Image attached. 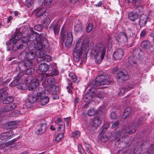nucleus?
Returning a JSON list of instances; mask_svg holds the SVG:
<instances>
[{
	"instance_id": "1",
	"label": "nucleus",
	"mask_w": 154,
	"mask_h": 154,
	"mask_svg": "<svg viewBox=\"0 0 154 154\" xmlns=\"http://www.w3.org/2000/svg\"><path fill=\"white\" fill-rule=\"evenodd\" d=\"M30 32V34H27V36L22 38V45H20L18 47V45L16 47L17 49L22 48L23 49H26L28 47V42L30 41V44L29 46V49L30 50H34L36 48V45L37 44V42L35 41H37L40 36H43L42 35H39L38 37L35 33L32 32L31 29L29 30Z\"/></svg>"
},
{
	"instance_id": "2",
	"label": "nucleus",
	"mask_w": 154,
	"mask_h": 154,
	"mask_svg": "<svg viewBox=\"0 0 154 154\" xmlns=\"http://www.w3.org/2000/svg\"><path fill=\"white\" fill-rule=\"evenodd\" d=\"M107 45L103 42H99L97 44L93 49V53L97 63H101L106 53V47Z\"/></svg>"
},
{
	"instance_id": "3",
	"label": "nucleus",
	"mask_w": 154,
	"mask_h": 154,
	"mask_svg": "<svg viewBox=\"0 0 154 154\" xmlns=\"http://www.w3.org/2000/svg\"><path fill=\"white\" fill-rule=\"evenodd\" d=\"M37 42L36 45V53L38 54V58H42L46 54L45 51L43 48H47L49 47V44L47 39L43 36H40L37 41H35Z\"/></svg>"
},
{
	"instance_id": "4",
	"label": "nucleus",
	"mask_w": 154,
	"mask_h": 154,
	"mask_svg": "<svg viewBox=\"0 0 154 154\" xmlns=\"http://www.w3.org/2000/svg\"><path fill=\"white\" fill-rule=\"evenodd\" d=\"M141 124V122L140 120L137 121L136 122H135L131 125L128 127H125L122 131H118L115 132L112 134V137H114V140L119 138L121 137L122 132L124 134H131L135 133L136 131V129L139 127Z\"/></svg>"
},
{
	"instance_id": "5",
	"label": "nucleus",
	"mask_w": 154,
	"mask_h": 154,
	"mask_svg": "<svg viewBox=\"0 0 154 154\" xmlns=\"http://www.w3.org/2000/svg\"><path fill=\"white\" fill-rule=\"evenodd\" d=\"M85 45V43L81 42L80 38L78 40L73 52V59L75 61L78 62L79 60Z\"/></svg>"
},
{
	"instance_id": "6",
	"label": "nucleus",
	"mask_w": 154,
	"mask_h": 154,
	"mask_svg": "<svg viewBox=\"0 0 154 154\" xmlns=\"http://www.w3.org/2000/svg\"><path fill=\"white\" fill-rule=\"evenodd\" d=\"M35 15L38 17H43V20L45 23L49 24L51 22V18L49 16V13L45 8L39 7L34 10Z\"/></svg>"
},
{
	"instance_id": "7",
	"label": "nucleus",
	"mask_w": 154,
	"mask_h": 154,
	"mask_svg": "<svg viewBox=\"0 0 154 154\" xmlns=\"http://www.w3.org/2000/svg\"><path fill=\"white\" fill-rule=\"evenodd\" d=\"M61 34L62 39L65 42V46L68 47L70 46L73 40L72 32L67 30H62Z\"/></svg>"
},
{
	"instance_id": "8",
	"label": "nucleus",
	"mask_w": 154,
	"mask_h": 154,
	"mask_svg": "<svg viewBox=\"0 0 154 154\" xmlns=\"http://www.w3.org/2000/svg\"><path fill=\"white\" fill-rule=\"evenodd\" d=\"M38 91L37 94V102H39L42 105H45L49 102V98L45 95L44 89L39 87Z\"/></svg>"
},
{
	"instance_id": "9",
	"label": "nucleus",
	"mask_w": 154,
	"mask_h": 154,
	"mask_svg": "<svg viewBox=\"0 0 154 154\" xmlns=\"http://www.w3.org/2000/svg\"><path fill=\"white\" fill-rule=\"evenodd\" d=\"M21 36L20 34L18 33H16L15 34L13 38V39L12 41V46H10V45H11V41L10 40L7 44L8 51L11 50V49H13V50H18L20 48L23 49V48L20 47L18 49H17V48L16 47H17V45H18L17 46L18 47L19 46V45H22V44H19L18 42V41L19 39H20L21 38Z\"/></svg>"
},
{
	"instance_id": "10",
	"label": "nucleus",
	"mask_w": 154,
	"mask_h": 154,
	"mask_svg": "<svg viewBox=\"0 0 154 154\" xmlns=\"http://www.w3.org/2000/svg\"><path fill=\"white\" fill-rule=\"evenodd\" d=\"M26 83L29 87V90H32L39 85L38 80L31 75H29L26 79Z\"/></svg>"
},
{
	"instance_id": "11",
	"label": "nucleus",
	"mask_w": 154,
	"mask_h": 154,
	"mask_svg": "<svg viewBox=\"0 0 154 154\" xmlns=\"http://www.w3.org/2000/svg\"><path fill=\"white\" fill-rule=\"evenodd\" d=\"M109 76L106 75L103 76V75L98 76L96 79L95 85L96 86L109 85L110 82L108 80Z\"/></svg>"
},
{
	"instance_id": "12",
	"label": "nucleus",
	"mask_w": 154,
	"mask_h": 154,
	"mask_svg": "<svg viewBox=\"0 0 154 154\" xmlns=\"http://www.w3.org/2000/svg\"><path fill=\"white\" fill-rule=\"evenodd\" d=\"M29 50L30 51L26 52H22L19 55V59H21L22 56H24L25 54V59L31 60L34 59L35 57V54L34 52L32 51V50ZM34 50H33L34 51Z\"/></svg>"
},
{
	"instance_id": "13",
	"label": "nucleus",
	"mask_w": 154,
	"mask_h": 154,
	"mask_svg": "<svg viewBox=\"0 0 154 154\" xmlns=\"http://www.w3.org/2000/svg\"><path fill=\"white\" fill-rule=\"evenodd\" d=\"M47 127V125L45 122L38 124L35 128V133L37 134H42L45 132Z\"/></svg>"
},
{
	"instance_id": "14",
	"label": "nucleus",
	"mask_w": 154,
	"mask_h": 154,
	"mask_svg": "<svg viewBox=\"0 0 154 154\" xmlns=\"http://www.w3.org/2000/svg\"><path fill=\"white\" fill-rule=\"evenodd\" d=\"M134 57H131L128 58V65L134 67H136L137 66L136 62L134 60L135 57L137 58L139 56V53L138 50L135 49L133 51Z\"/></svg>"
},
{
	"instance_id": "15",
	"label": "nucleus",
	"mask_w": 154,
	"mask_h": 154,
	"mask_svg": "<svg viewBox=\"0 0 154 154\" xmlns=\"http://www.w3.org/2000/svg\"><path fill=\"white\" fill-rule=\"evenodd\" d=\"M117 81L121 83L128 79V73L126 72H120L117 73L116 76Z\"/></svg>"
},
{
	"instance_id": "16",
	"label": "nucleus",
	"mask_w": 154,
	"mask_h": 154,
	"mask_svg": "<svg viewBox=\"0 0 154 154\" xmlns=\"http://www.w3.org/2000/svg\"><path fill=\"white\" fill-rule=\"evenodd\" d=\"M124 55V51L121 48H118L114 52L113 54V58L116 60H120Z\"/></svg>"
},
{
	"instance_id": "17",
	"label": "nucleus",
	"mask_w": 154,
	"mask_h": 154,
	"mask_svg": "<svg viewBox=\"0 0 154 154\" xmlns=\"http://www.w3.org/2000/svg\"><path fill=\"white\" fill-rule=\"evenodd\" d=\"M13 131L10 130L8 131L2 133L0 135V139L2 140H7L11 138L13 135Z\"/></svg>"
},
{
	"instance_id": "18",
	"label": "nucleus",
	"mask_w": 154,
	"mask_h": 154,
	"mask_svg": "<svg viewBox=\"0 0 154 154\" xmlns=\"http://www.w3.org/2000/svg\"><path fill=\"white\" fill-rule=\"evenodd\" d=\"M32 62L31 60H26L21 62L19 64L20 68H22V70H25L26 67H29L32 66Z\"/></svg>"
},
{
	"instance_id": "19",
	"label": "nucleus",
	"mask_w": 154,
	"mask_h": 154,
	"mask_svg": "<svg viewBox=\"0 0 154 154\" xmlns=\"http://www.w3.org/2000/svg\"><path fill=\"white\" fill-rule=\"evenodd\" d=\"M117 42H125L128 40L126 34L123 32H120L117 36L116 38Z\"/></svg>"
},
{
	"instance_id": "20",
	"label": "nucleus",
	"mask_w": 154,
	"mask_h": 154,
	"mask_svg": "<svg viewBox=\"0 0 154 154\" xmlns=\"http://www.w3.org/2000/svg\"><path fill=\"white\" fill-rule=\"evenodd\" d=\"M103 106L100 107V108L97 111L94 108H91L88 111L87 114L89 116H91L94 115L96 113H99L100 112H103L104 110Z\"/></svg>"
},
{
	"instance_id": "21",
	"label": "nucleus",
	"mask_w": 154,
	"mask_h": 154,
	"mask_svg": "<svg viewBox=\"0 0 154 154\" xmlns=\"http://www.w3.org/2000/svg\"><path fill=\"white\" fill-rule=\"evenodd\" d=\"M22 74L21 73H19L15 77V79L11 83L10 85L12 86H14L22 83V79L20 76Z\"/></svg>"
},
{
	"instance_id": "22",
	"label": "nucleus",
	"mask_w": 154,
	"mask_h": 154,
	"mask_svg": "<svg viewBox=\"0 0 154 154\" xmlns=\"http://www.w3.org/2000/svg\"><path fill=\"white\" fill-rule=\"evenodd\" d=\"M147 17L145 14H143L140 17L139 24L140 27L144 26L147 22Z\"/></svg>"
},
{
	"instance_id": "23",
	"label": "nucleus",
	"mask_w": 154,
	"mask_h": 154,
	"mask_svg": "<svg viewBox=\"0 0 154 154\" xmlns=\"http://www.w3.org/2000/svg\"><path fill=\"white\" fill-rule=\"evenodd\" d=\"M49 66L45 63L40 64L38 66L39 70L43 73L47 72L49 69Z\"/></svg>"
},
{
	"instance_id": "24",
	"label": "nucleus",
	"mask_w": 154,
	"mask_h": 154,
	"mask_svg": "<svg viewBox=\"0 0 154 154\" xmlns=\"http://www.w3.org/2000/svg\"><path fill=\"white\" fill-rule=\"evenodd\" d=\"M57 123L58 126V130L64 132L65 127V124L60 118H59L57 119Z\"/></svg>"
},
{
	"instance_id": "25",
	"label": "nucleus",
	"mask_w": 154,
	"mask_h": 154,
	"mask_svg": "<svg viewBox=\"0 0 154 154\" xmlns=\"http://www.w3.org/2000/svg\"><path fill=\"white\" fill-rule=\"evenodd\" d=\"M17 106L16 103H12L11 104L5 105L4 108L3 110L5 112H9L14 109Z\"/></svg>"
},
{
	"instance_id": "26",
	"label": "nucleus",
	"mask_w": 154,
	"mask_h": 154,
	"mask_svg": "<svg viewBox=\"0 0 154 154\" xmlns=\"http://www.w3.org/2000/svg\"><path fill=\"white\" fill-rule=\"evenodd\" d=\"M101 122L100 117L99 116H97L94 118L92 123V125L93 127L97 128L101 125Z\"/></svg>"
},
{
	"instance_id": "27",
	"label": "nucleus",
	"mask_w": 154,
	"mask_h": 154,
	"mask_svg": "<svg viewBox=\"0 0 154 154\" xmlns=\"http://www.w3.org/2000/svg\"><path fill=\"white\" fill-rule=\"evenodd\" d=\"M139 14L137 12H130L128 14L129 19L133 21H134L138 18Z\"/></svg>"
},
{
	"instance_id": "28",
	"label": "nucleus",
	"mask_w": 154,
	"mask_h": 154,
	"mask_svg": "<svg viewBox=\"0 0 154 154\" xmlns=\"http://www.w3.org/2000/svg\"><path fill=\"white\" fill-rule=\"evenodd\" d=\"M37 60L38 62L42 61L49 62L51 60V57L49 55L45 54L44 57L42 58H38Z\"/></svg>"
},
{
	"instance_id": "29",
	"label": "nucleus",
	"mask_w": 154,
	"mask_h": 154,
	"mask_svg": "<svg viewBox=\"0 0 154 154\" xmlns=\"http://www.w3.org/2000/svg\"><path fill=\"white\" fill-rule=\"evenodd\" d=\"M92 88L89 89L86 93V94L84 97L83 99L85 101H87V100L88 99L89 100L91 98V96L92 95V93L93 91L91 92Z\"/></svg>"
},
{
	"instance_id": "30",
	"label": "nucleus",
	"mask_w": 154,
	"mask_h": 154,
	"mask_svg": "<svg viewBox=\"0 0 154 154\" xmlns=\"http://www.w3.org/2000/svg\"><path fill=\"white\" fill-rule=\"evenodd\" d=\"M141 46L142 47L145 49H149L152 46L151 43L146 41H143L142 42Z\"/></svg>"
},
{
	"instance_id": "31",
	"label": "nucleus",
	"mask_w": 154,
	"mask_h": 154,
	"mask_svg": "<svg viewBox=\"0 0 154 154\" xmlns=\"http://www.w3.org/2000/svg\"><path fill=\"white\" fill-rule=\"evenodd\" d=\"M7 128L9 129H14L17 127V124L15 121H13L8 123Z\"/></svg>"
},
{
	"instance_id": "32",
	"label": "nucleus",
	"mask_w": 154,
	"mask_h": 154,
	"mask_svg": "<svg viewBox=\"0 0 154 154\" xmlns=\"http://www.w3.org/2000/svg\"><path fill=\"white\" fill-rule=\"evenodd\" d=\"M14 100L13 97L11 96H9L6 97L3 100L4 104H8L12 102Z\"/></svg>"
},
{
	"instance_id": "33",
	"label": "nucleus",
	"mask_w": 154,
	"mask_h": 154,
	"mask_svg": "<svg viewBox=\"0 0 154 154\" xmlns=\"http://www.w3.org/2000/svg\"><path fill=\"white\" fill-rule=\"evenodd\" d=\"M131 111V108L128 107L126 109L122 115V118L125 119L130 114Z\"/></svg>"
},
{
	"instance_id": "34",
	"label": "nucleus",
	"mask_w": 154,
	"mask_h": 154,
	"mask_svg": "<svg viewBox=\"0 0 154 154\" xmlns=\"http://www.w3.org/2000/svg\"><path fill=\"white\" fill-rule=\"evenodd\" d=\"M109 135H107L106 134H103L101 137L100 139L102 142H105L109 140L110 137Z\"/></svg>"
},
{
	"instance_id": "35",
	"label": "nucleus",
	"mask_w": 154,
	"mask_h": 154,
	"mask_svg": "<svg viewBox=\"0 0 154 154\" xmlns=\"http://www.w3.org/2000/svg\"><path fill=\"white\" fill-rule=\"evenodd\" d=\"M37 94L35 97L33 96H30L29 97L28 99L29 103H33L35 102H37Z\"/></svg>"
},
{
	"instance_id": "36",
	"label": "nucleus",
	"mask_w": 154,
	"mask_h": 154,
	"mask_svg": "<svg viewBox=\"0 0 154 154\" xmlns=\"http://www.w3.org/2000/svg\"><path fill=\"white\" fill-rule=\"evenodd\" d=\"M58 74V71L57 69L55 68L53 69L52 71L49 74L47 75V74H45V75H46L47 76H52L53 75H56Z\"/></svg>"
},
{
	"instance_id": "37",
	"label": "nucleus",
	"mask_w": 154,
	"mask_h": 154,
	"mask_svg": "<svg viewBox=\"0 0 154 154\" xmlns=\"http://www.w3.org/2000/svg\"><path fill=\"white\" fill-rule=\"evenodd\" d=\"M127 87H122L120 89L119 94L120 95H122L125 92L128 91V89H127Z\"/></svg>"
},
{
	"instance_id": "38",
	"label": "nucleus",
	"mask_w": 154,
	"mask_h": 154,
	"mask_svg": "<svg viewBox=\"0 0 154 154\" xmlns=\"http://www.w3.org/2000/svg\"><path fill=\"white\" fill-rule=\"evenodd\" d=\"M68 83L69 85L66 87V88L68 90L67 91L69 93L72 94V91L71 89L72 88V84L71 81L69 80L68 81Z\"/></svg>"
},
{
	"instance_id": "39",
	"label": "nucleus",
	"mask_w": 154,
	"mask_h": 154,
	"mask_svg": "<svg viewBox=\"0 0 154 154\" xmlns=\"http://www.w3.org/2000/svg\"><path fill=\"white\" fill-rule=\"evenodd\" d=\"M63 131L59 134H57V136L55 137V140L57 142L59 141L62 138L63 136Z\"/></svg>"
},
{
	"instance_id": "40",
	"label": "nucleus",
	"mask_w": 154,
	"mask_h": 154,
	"mask_svg": "<svg viewBox=\"0 0 154 154\" xmlns=\"http://www.w3.org/2000/svg\"><path fill=\"white\" fill-rule=\"evenodd\" d=\"M69 77L72 80L73 82H75L77 80V78L76 76L73 73L69 74Z\"/></svg>"
},
{
	"instance_id": "41",
	"label": "nucleus",
	"mask_w": 154,
	"mask_h": 154,
	"mask_svg": "<svg viewBox=\"0 0 154 154\" xmlns=\"http://www.w3.org/2000/svg\"><path fill=\"white\" fill-rule=\"evenodd\" d=\"M74 30L77 32H80L82 30V25L80 24L76 25L74 27Z\"/></svg>"
},
{
	"instance_id": "42",
	"label": "nucleus",
	"mask_w": 154,
	"mask_h": 154,
	"mask_svg": "<svg viewBox=\"0 0 154 154\" xmlns=\"http://www.w3.org/2000/svg\"><path fill=\"white\" fill-rule=\"evenodd\" d=\"M25 73L26 74L30 75L32 74L34 72V69L32 68H29L27 69H26Z\"/></svg>"
},
{
	"instance_id": "43",
	"label": "nucleus",
	"mask_w": 154,
	"mask_h": 154,
	"mask_svg": "<svg viewBox=\"0 0 154 154\" xmlns=\"http://www.w3.org/2000/svg\"><path fill=\"white\" fill-rule=\"evenodd\" d=\"M33 2V0H26L24 2V4L27 7H30Z\"/></svg>"
},
{
	"instance_id": "44",
	"label": "nucleus",
	"mask_w": 154,
	"mask_h": 154,
	"mask_svg": "<svg viewBox=\"0 0 154 154\" xmlns=\"http://www.w3.org/2000/svg\"><path fill=\"white\" fill-rule=\"evenodd\" d=\"M8 90L7 88H5L1 89L0 91V93L2 94V96L3 97L4 95H7V91Z\"/></svg>"
},
{
	"instance_id": "45",
	"label": "nucleus",
	"mask_w": 154,
	"mask_h": 154,
	"mask_svg": "<svg viewBox=\"0 0 154 154\" xmlns=\"http://www.w3.org/2000/svg\"><path fill=\"white\" fill-rule=\"evenodd\" d=\"M54 82V79L51 76L49 77L47 79V83L50 85H53Z\"/></svg>"
},
{
	"instance_id": "46",
	"label": "nucleus",
	"mask_w": 154,
	"mask_h": 154,
	"mask_svg": "<svg viewBox=\"0 0 154 154\" xmlns=\"http://www.w3.org/2000/svg\"><path fill=\"white\" fill-rule=\"evenodd\" d=\"M93 26L92 24L89 23L86 28V30L87 32H89L92 30Z\"/></svg>"
},
{
	"instance_id": "47",
	"label": "nucleus",
	"mask_w": 154,
	"mask_h": 154,
	"mask_svg": "<svg viewBox=\"0 0 154 154\" xmlns=\"http://www.w3.org/2000/svg\"><path fill=\"white\" fill-rule=\"evenodd\" d=\"M154 150V144H151L148 150V154H152Z\"/></svg>"
},
{
	"instance_id": "48",
	"label": "nucleus",
	"mask_w": 154,
	"mask_h": 154,
	"mask_svg": "<svg viewBox=\"0 0 154 154\" xmlns=\"http://www.w3.org/2000/svg\"><path fill=\"white\" fill-rule=\"evenodd\" d=\"M134 86V85L132 82H130L127 84V88L128 89V91L130 90L131 89L133 88Z\"/></svg>"
},
{
	"instance_id": "49",
	"label": "nucleus",
	"mask_w": 154,
	"mask_h": 154,
	"mask_svg": "<svg viewBox=\"0 0 154 154\" xmlns=\"http://www.w3.org/2000/svg\"><path fill=\"white\" fill-rule=\"evenodd\" d=\"M54 31L55 34L57 35L58 34L60 28L57 25H56L54 27Z\"/></svg>"
},
{
	"instance_id": "50",
	"label": "nucleus",
	"mask_w": 154,
	"mask_h": 154,
	"mask_svg": "<svg viewBox=\"0 0 154 154\" xmlns=\"http://www.w3.org/2000/svg\"><path fill=\"white\" fill-rule=\"evenodd\" d=\"M72 136L75 138H78L80 136L79 132V131H76L72 134Z\"/></svg>"
},
{
	"instance_id": "51",
	"label": "nucleus",
	"mask_w": 154,
	"mask_h": 154,
	"mask_svg": "<svg viewBox=\"0 0 154 154\" xmlns=\"http://www.w3.org/2000/svg\"><path fill=\"white\" fill-rule=\"evenodd\" d=\"M78 148L79 151L82 154H86V153L83 148L82 147L81 145H79L78 146Z\"/></svg>"
},
{
	"instance_id": "52",
	"label": "nucleus",
	"mask_w": 154,
	"mask_h": 154,
	"mask_svg": "<svg viewBox=\"0 0 154 154\" xmlns=\"http://www.w3.org/2000/svg\"><path fill=\"white\" fill-rule=\"evenodd\" d=\"M35 29L38 31H41L42 29V27L41 25H36L34 26Z\"/></svg>"
},
{
	"instance_id": "53",
	"label": "nucleus",
	"mask_w": 154,
	"mask_h": 154,
	"mask_svg": "<svg viewBox=\"0 0 154 154\" xmlns=\"http://www.w3.org/2000/svg\"><path fill=\"white\" fill-rule=\"evenodd\" d=\"M119 125L118 121H116L114 122L112 125L111 127L112 128H114L117 127Z\"/></svg>"
},
{
	"instance_id": "54",
	"label": "nucleus",
	"mask_w": 154,
	"mask_h": 154,
	"mask_svg": "<svg viewBox=\"0 0 154 154\" xmlns=\"http://www.w3.org/2000/svg\"><path fill=\"white\" fill-rule=\"evenodd\" d=\"M52 1V0H44L43 3L45 6H47L51 4Z\"/></svg>"
},
{
	"instance_id": "55",
	"label": "nucleus",
	"mask_w": 154,
	"mask_h": 154,
	"mask_svg": "<svg viewBox=\"0 0 154 154\" xmlns=\"http://www.w3.org/2000/svg\"><path fill=\"white\" fill-rule=\"evenodd\" d=\"M110 117L112 119H115L117 117V115L115 112H112L111 113Z\"/></svg>"
},
{
	"instance_id": "56",
	"label": "nucleus",
	"mask_w": 154,
	"mask_h": 154,
	"mask_svg": "<svg viewBox=\"0 0 154 154\" xmlns=\"http://www.w3.org/2000/svg\"><path fill=\"white\" fill-rule=\"evenodd\" d=\"M128 2L132 3L134 2L136 3V5H138V3L139 4L140 2V0H128Z\"/></svg>"
},
{
	"instance_id": "57",
	"label": "nucleus",
	"mask_w": 154,
	"mask_h": 154,
	"mask_svg": "<svg viewBox=\"0 0 154 154\" xmlns=\"http://www.w3.org/2000/svg\"><path fill=\"white\" fill-rule=\"evenodd\" d=\"M103 93L102 92H100L97 94L96 97H98L99 98L101 99L103 98Z\"/></svg>"
},
{
	"instance_id": "58",
	"label": "nucleus",
	"mask_w": 154,
	"mask_h": 154,
	"mask_svg": "<svg viewBox=\"0 0 154 154\" xmlns=\"http://www.w3.org/2000/svg\"><path fill=\"white\" fill-rule=\"evenodd\" d=\"M136 10V11H139V12L140 13L143 11V9L142 6H138Z\"/></svg>"
},
{
	"instance_id": "59",
	"label": "nucleus",
	"mask_w": 154,
	"mask_h": 154,
	"mask_svg": "<svg viewBox=\"0 0 154 154\" xmlns=\"http://www.w3.org/2000/svg\"><path fill=\"white\" fill-rule=\"evenodd\" d=\"M112 42V39L111 37H108L107 39V44L108 45L111 44Z\"/></svg>"
},
{
	"instance_id": "60",
	"label": "nucleus",
	"mask_w": 154,
	"mask_h": 154,
	"mask_svg": "<svg viewBox=\"0 0 154 154\" xmlns=\"http://www.w3.org/2000/svg\"><path fill=\"white\" fill-rule=\"evenodd\" d=\"M146 32L145 30L143 29L141 31L140 34V36L141 38L143 37L145 35Z\"/></svg>"
},
{
	"instance_id": "61",
	"label": "nucleus",
	"mask_w": 154,
	"mask_h": 154,
	"mask_svg": "<svg viewBox=\"0 0 154 154\" xmlns=\"http://www.w3.org/2000/svg\"><path fill=\"white\" fill-rule=\"evenodd\" d=\"M52 85L51 87H49V88H50V90H48V93L50 94V93H51V91L53 89H56L57 88V86H56L54 85Z\"/></svg>"
},
{
	"instance_id": "62",
	"label": "nucleus",
	"mask_w": 154,
	"mask_h": 154,
	"mask_svg": "<svg viewBox=\"0 0 154 154\" xmlns=\"http://www.w3.org/2000/svg\"><path fill=\"white\" fill-rule=\"evenodd\" d=\"M147 96H144V95H141V100L144 102H146L147 100Z\"/></svg>"
},
{
	"instance_id": "63",
	"label": "nucleus",
	"mask_w": 154,
	"mask_h": 154,
	"mask_svg": "<svg viewBox=\"0 0 154 154\" xmlns=\"http://www.w3.org/2000/svg\"><path fill=\"white\" fill-rule=\"evenodd\" d=\"M16 139H14L8 142L7 143V144L8 145H11L14 143L16 140Z\"/></svg>"
},
{
	"instance_id": "64",
	"label": "nucleus",
	"mask_w": 154,
	"mask_h": 154,
	"mask_svg": "<svg viewBox=\"0 0 154 154\" xmlns=\"http://www.w3.org/2000/svg\"><path fill=\"white\" fill-rule=\"evenodd\" d=\"M79 0H70V2L72 4H75Z\"/></svg>"
}]
</instances>
